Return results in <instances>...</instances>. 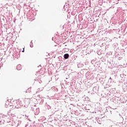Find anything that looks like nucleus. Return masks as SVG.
<instances>
[{"instance_id":"obj_1","label":"nucleus","mask_w":127,"mask_h":127,"mask_svg":"<svg viewBox=\"0 0 127 127\" xmlns=\"http://www.w3.org/2000/svg\"><path fill=\"white\" fill-rule=\"evenodd\" d=\"M64 59H68V58H69V54H65V55H64Z\"/></svg>"},{"instance_id":"obj_2","label":"nucleus","mask_w":127,"mask_h":127,"mask_svg":"<svg viewBox=\"0 0 127 127\" xmlns=\"http://www.w3.org/2000/svg\"><path fill=\"white\" fill-rule=\"evenodd\" d=\"M16 68L17 70H21V65L18 64L16 66Z\"/></svg>"},{"instance_id":"obj_3","label":"nucleus","mask_w":127,"mask_h":127,"mask_svg":"<svg viewBox=\"0 0 127 127\" xmlns=\"http://www.w3.org/2000/svg\"><path fill=\"white\" fill-rule=\"evenodd\" d=\"M22 52H24V48H23V50L22 51Z\"/></svg>"},{"instance_id":"obj_4","label":"nucleus","mask_w":127,"mask_h":127,"mask_svg":"<svg viewBox=\"0 0 127 127\" xmlns=\"http://www.w3.org/2000/svg\"><path fill=\"white\" fill-rule=\"evenodd\" d=\"M17 102H18V103H20V101L18 100V101H17Z\"/></svg>"}]
</instances>
